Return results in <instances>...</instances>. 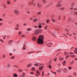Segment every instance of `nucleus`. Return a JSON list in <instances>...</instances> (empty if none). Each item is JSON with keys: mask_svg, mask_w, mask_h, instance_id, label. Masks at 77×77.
<instances>
[{"mask_svg": "<svg viewBox=\"0 0 77 77\" xmlns=\"http://www.w3.org/2000/svg\"><path fill=\"white\" fill-rule=\"evenodd\" d=\"M44 37L43 35H40L38 38L37 43L38 44H42L44 43Z\"/></svg>", "mask_w": 77, "mask_h": 77, "instance_id": "f257e3e1", "label": "nucleus"}, {"mask_svg": "<svg viewBox=\"0 0 77 77\" xmlns=\"http://www.w3.org/2000/svg\"><path fill=\"white\" fill-rule=\"evenodd\" d=\"M14 13L15 15H18L19 14V11H18L17 10H15L14 11Z\"/></svg>", "mask_w": 77, "mask_h": 77, "instance_id": "f03ea898", "label": "nucleus"}, {"mask_svg": "<svg viewBox=\"0 0 77 77\" xmlns=\"http://www.w3.org/2000/svg\"><path fill=\"white\" fill-rule=\"evenodd\" d=\"M37 7L38 8H41L42 7V5H41L38 2L37 3Z\"/></svg>", "mask_w": 77, "mask_h": 77, "instance_id": "7ed1b4c3", "label": "nucleus"}, {"mask_svg": "<svg viewBox=\"0 0 77 77\" xmlns=\"http://www.w3.org/2000/svg\"><path fill=\"white\" fill-rule=\"evenodd\" d=\"M35 35H38V29H36L35 31Z\"/></svg>", "mask_w": 77, "mask_h": 77, "instance_id": "20e7f679", "label": "nucleus"}, {"mask_svg": "<svg viewBox=\"0 0 77 77\" xmlns=\"http://www.w3.org/2000/svg\"><path fill=\"white\" fill-rule=\"evenodd\" d=\"M68 71L67 68H64L63 69V72H67Z\"/></svg>", "mask_w": 77, "mask_h": 77, "instance_id": "39448f33", "label": "nucleus"}, {"mask_svg": "<svg viewBox=\"0 0 77 77\" xmlns=\"http://www.w3.org/2000/svg\"><path fill=\"white\" fill-rule=\"evenodd\" d=\"M32 40L33 41H36V37H33L32 38Z\"/></svg>", "mask_w": 77, "mask_h": 77, "instance_id": "423d86ee", "label": "nucleus"}, {"mask_svg": "<svg viewBox=\"0 0 77 77\" xmlns=\"http://www.w3.org/2000/svg\"><path fill=\"white\" fill-rule=\"evenodd\" d=\"M51 45H52V44L51 43H49L47 44V45H48V47H51Z\"/></svg>", "mask_w": 77, "mask_h": 77, "instance_id": "0eeeda50", "label": "nucleus"}, {"mask_svg": "<svg viewBox=\"0 0 77 77\" xmlns=\"http://www.w3.org/2000/svg\"><path fill=\"white\" fill-rule=\"evenodd\" d=\"M32 64L31 63H29L27 65V68H29V67H30L31 66H32Z\"/></svg>", "mask_w": 77, "mask_h": 77, "instance_id": "6e6552de", "label": "nucleus"}, {"mask_svg": "<svg viewBox=\"0 0 77 77\" xmlns=\"http://www.w3.org/2000/svg\"><path fill=\"white\" fill-rule=\"evenodd\" d=\"M13 77H18V75L17 74L14 73L13 74Z\"/></svg>", "mask_w": 77, "mask_h": 77, "instance_id": "1a4fd4ad", "label": "nucleus"}, {"mask_svg": "<svg viewBox=\"0 0 77 77\" xmlns=\"http://www.w3.org/2000/svg\"><path fill=\"white\" fill-rule=\"evenodd\" d=\"M37 30L38 31V33L39 34V33H41V32H42V30L41 29L40 30H39V29H37Z\"/></svg>", "mask_w": 77, "mask_h": 77, "instance_id": "9d476101", "label": "nucleus"}, {"mask_svg": "<svg viewBox=\"0 0 77 77\" xmlns=\"http://www.w3.org/2000/svg\"><path fill=\"white\" fill-rule=\"evenodd\" d=\"M56 6L57 7H60V6H62V4H57L56 5Z\"/></svg>", "mask_w": 77, "mask_h": 77, "instance_id": "9b49d317", "label": "nucleus"}, {"mask_svg": "<svg viewBox=\"0 0 77 77\" xmlns=\"http://www.w3.org/2000/svg\"><path fill=\"white\" fill-rule=\"evenodd\" d=\"M60 28L59 27H58L57 26L55 27V30H59Z\"/></svg>", "mask_w": 77, "mask_h": 77, "instance_id": "f8f14e48", "label": "nucleus"}, {"mask_svg": "<svg viewBox=\"0 0 77 77\" xmlns=\"http://www.w3.org/2000/svg\"><path fill=\"white\" fill-rule=\"evenodd\" d=\"M38 21V20L36 18H35L33 20V22H35L36 21Z\"/></svg>", "mask_w": 77, "mask_h": 77, "instance_id": "ddd939ff", "label": "nucleus"}, {"mask_svg": "<svg viewBox=\"0 0 77 77\" xmlns=\"http://www.w3.org/2000/svg\"><path fill=\"white\" fill-rule=\"evenodd\" d=\"M75 5V3L73 2V3H72L71 4V7H74V6Z\"/></svg>", "mask_w": 77, "mask_h": 77, "instance_id": "4468645a", "label": "nucleus"}, {"mask_svg": "<svg viewBox=\"0 0 77 77\" xmlns=\"http://www.w3.org/2000/svg\"><path fill=\"white\" fill-rule=\"evenodd\" d=\"M68 52H67L65 51L64 52V54H65V56H66V55H67L68 54Z\"/></svg>", "mask_w": 77, "mask_h": 77, "instance_id": "2eb2a0df", "label": "nucleus"}, {"mask_svg": "<svg viewBox=\"0 0 77 77\" xmlns=\"http://www.w3.org/2000/svg\"><path fill=\"white\" fill-rule=\"evenodd\" d=\"M12 42V40H10L9 41V42H8V44H9V45H11V44H12V43L11 42Z\"/></svg>", "mask_w": 77, "mask_h": 77, "instance_id": "dca6fc26", "label": "nucleus"}, {"mask_svg": "<svg viewBox=\"0 0 77 77\" xmlns=\"http://www.w3.org/2000/svg\"><path fill=\"white\" fill-rule=\"evenodd\" d=\"M26 30L27 31H31V30H32V29L30 28H28L26 29Z\"/></svg>", "mask_w": 77, "mask_h": 77, "instance_id": "f3484780", "label": "nucleus"}, {"mask_svg": "<svg viewBox=\"0 0 77 77\" xmlns=\"http://www.w3.org/2000/svg\"><path fill=\"white\" fill-rule=\"evenodd\" d=\"M34 53V52H29L27 53L28 54H31V53Z\"/></svg>", "mask_w": 77, "mask_h": 77, "instance_id": "a211bd4d", "label": "nucleus"}, {"mask_svg": "<svg viewBox=\"0 0 77 77\" xmlns=\"http://www.w3.org/2000/svg\"><path fill=\"white\" fill-rule=\"evenodd\" d=\"M66 62L65 61H63V63H62L63 66H65V63H66Z\"/></svg>", "mask_w": 77, "mask_h": 77, "instance_id": "6ab92c4d", "label": "nucleus"}, {"mask_svg": "<svg viewBox=\"0 0 77 77\" xmlns=\"http://www.w3.org/2000/svg\"><path fill=\"white\" fill-rule=\"evenodd\" d=\"M43 68V66H41L39 68V70L41 71Z\"/></svg>", "mask_w": 77, "mask_h": 77, "instance_id": "aec40b11", "label": "nucleus"}, {"mask_svg": "<svg viewBox=\"0 0 77 77\" xmlns=\"http://www.w3.org/2000/svg\"><path fill=\"white\" fill-rule=\"evenodd\" d=\"M36 73H37V74H38V75H40V72H39V71L37 70L36 71Z\"/></svg>", "mask_w": 77, "mask_h": 77, "instance_id": "412c9836", "label": "nucleus"}, {"mask_svg": "<svg viewBox=\"0 0 77 77\" xmlns=\"http://www.w3.org/2000/svg\"><path fill=\"white\" fill-rule=\"evenodd\" d=\"M37 15H41V12L39 11L37 12Z\"/></svg>", "mask_w": 77, "mask_h": 77, "instance_id": "4be33fe9", "label": "nucleus"}, {"mask_svg": "<svg viewBox=\"0 0 77 77\" xmlns=\"http://www.w3.org/2000/svg\"><path fill=\"white\" fill-rule=\"evenodd\" d=\"M39 65V63H36L35 64H34V66H38V65Z\"/></svg>", "mask_w": 77, "mask_h": 77, "instance_id": "5701e85b", "label": "nucleus"}, {"mask_svg": "<svg viewBox=\"0 0 77 77\" xmlns=\"http://www.w3.org/2000/svg\"><path fill=\"white\" fill-rule=\"evenodd\" d=\"M60 10L62 11H63V10H65V8L64 7H62L60 8Z\"/></svg>", "mask_w": 77, "mask_h": 77, "instance_id": "b1692460", "label": "nucleus"}, {"mask_svg": "<svg viewBox=\"0 0 77 77\" xmlns=\"http://www.w3.org/2000/svg\"><path fill=\"white\" fill-rule=\"evenodd\" d=\"M52 21L53 23H55L56 22V21H55V20L53 18L52 19Z\"/></svg>", "mask_w": 77, "mask_h": 77, "instance_id": "393cba45", "label": "nucleus"}, {"mask_svg": "<svg viewBox=\"0 0 77 77\" xmlns=\"http://www.w3.org/2000/svg\"><path fill=\"white\" fill-rule=\"evenodd\" d=\"M7 3L8 5H9L11 4V2L9 1H8L7 2Z\"/></svg>", "mask_w": 77, "mask_h": 77, "instance_id": "a878e982", "label": "nucleus"}, {"mask_svg": "<svg viewBox=\"0 0 77 77\" xmlns=\"http://www.w3.org/2000/svg\"><path fill=\"white\" fill-rule=\"evenodd\" d=\"M49 22H50V20L49 19H48L46 20V23H48Z\"/></svg>", "mask_w": 77, "mask_h": 77, "instance_id": "bb28decb", "label": "nucleus"}, {"mask_svg": "<svg viewBox=\"0 0 77 77\" xmlns=\"http://www.w3.org/2000/svg\"><path fill=\"white\" fill-rule=\"evenodd\" d=\"M8 68H10L11 67V65L10 64H8L7 65Z\"/></svg>", "mask_w": 77, "mask_h": 77, "instance_id": "cd10ccee", "label": "nucleus"}, {"mask_svg": "<svg viewBox=\"0 0 77 77\" xmlns=\"http://www.w3.org/2000/svg\"><path fill=\"white\" fill-rule=\"evenodd\" d=\"M42 75L44 77V71H42Z\"/></svg>", "mask_w": 77, "mask_h": 77, "instance_id": "c85d7f7f", "label": "nucleus"}, {"mask_svg": "<svg viewBox=\"0 0 77 77\" xmlns=\"http://www.w3.org/2000/svg\"><path fill=\"white\" fill-rule=\"evenodd\" d=\"M73 75H74L75 76L77 75V73L75 72H74L73 73Z\"/></svg>", "mask_w": 77, "mask_h": 77, "instance_id": "c756f323", "label": "nucleus"}, {"mask_svg": "<svg viewBox=\"0 0 77 77\" xmlns=\"http://www.w3.org/2000/svg\"><path fill=\"white\" fill-rule=\"evenodd\" d=\"M5 57H6V55H3L2 56V59H3L4 58H5Z\"/></svg>", "mask_w": 77, "mask_h": 77, "instance_id": "7c9ffc66", "label": "nucleus"}, {"mask_svg": "<svg viewBox=\"0 0 77 77\" xmlns=\"http://www.w3.org/2000/svg\"><path fill=\"white\" fill-rule=\"evenodd\" d=\"M70 64L71 65H72V64H73L74 63V61H73V60H72L70 63Z\"/></svg>", "mask_w": 77, "mask_h": 77, "instance_id": "2f4dec72", "label": "nucleus"}, {"mask_svg": "<svg viewBox=\"0 0 77 77\" xmlns=\"http://www.w3.org/2000/svg\"><path fill=\"white\" fill-rule=\"evenodd\" d=\"M57 72H59V73H60V72H61V71H60L59 70H57Z\"/></svg>", "mask_w": 77, "mask_h": 77, "instance_id": "473e14b6", "label": "nucleus"}, {"mask_svg": "<svg viewBox=\"0 0 77 77\" xmlns=\"http://www.w3.org/2000/svg\"><path fill=\"white\" fill-rule=\"evenodd\" d=\"M22 77H25V73H23Z\"/></svg>", "mask_w": 77, "mask_h": 77, "instance_id": "72a5a7b5", "label": "nucleus"}, {"mask_svg": "<svg viewBox=\"0 0 77 77\" xmlns=\"http://www.w3.org/2000/svg\"><path fill=\"white\" fill-rule=\"evenodd\" d=\"M74 14L75 15H77V11H75L74 12Z\"/></svg>", "mask_w": 77, "mask_h": 77, "instance_id": "f704fd0d", "label": "nucleus"}, {"mask_svg": "<svg viewBox=\"0 0 77 77\" xmlns=\"http://www.w3.org/2000/svg\"><path fill=\"white\" fill-rule=\"evenodd\" d=\"M69 57V55H67V56H66V59H67V58H68V57Z\"/></svg>", "mask_w": 77, "mask_h": 77, "instance_id": "c9c22d12", "label": "nucleus"}, {"mask_svg": "<svg viewBox=\"0 0 77 77\" xmlns=\"http://www.w3.org/2000/svg\"><path fill=\"white\" fill-rule=\"evenodd\" d=\"M14 67H15L16 68H18V67L17 65H14Z\"/></svg>", "mask_w": 77, "mask_h": 77, "instance_id": "e433bc0d", "label": "nucleus"}, {"mask_svg": "<svg viewBox=\"0 0 77 77\" xmlns=\"http://www.w3.org/2000/svg\"><path fill=\"white\" fill-rule=\"evenodd\" d=\"M33 27L34 28H35L36 29V28H38V26H33Z\"/></svg>", "mask_w": 77, "mask_h": 77, "instance_id": "4c0bfd02", "label": "nucleus"}, {"mask_svg": "<svg viewBox=\"0 0 77 77\" xmlns=\"http://www.w3.org/2000/svg\"><path fill=\"white\" fill-rule=\"evenodd\" d=\"M49 69H51V65H49Z\"/></svg>", "mask_w": 77, "mask_h": 77, "instance_id": "58836bf2", "label": "nucleus"}, {"mask_svg": "<svg viewBox=\"0 0 77 77\" xmlns=\"http://www.w3.org/2000/svg\"><path fill=\"white\" fill-rule=\"evenodd\" d=\"M69 54H74V53H73V52H70Z\"/></svg>", "mask_w": 77, "mask_h": 77, "instance_id": "ea45409f", "label": "nucleus"}, {"mask_svg": "<svg viewBox=\"0 0 77 77\" xmlns=\"http://www.w3.org/2000/svg\"><path fill=\"white\" fill-rule=\"evenodd\" d=\"M54 61L56 62L57 60V58H55V59H54Z\"/></svg>", "mask_w": 77, "mask_h": 77, "instance_id": "a19ab883", "label": "nucleus"}, {"mask_svg": "<svg viewBox=\"0 0 77 77\" xmlns=\"http://www.w3.org/2000/svg\"><path fill=\"white\" fill-rule=\"evenodd\" d=\"M60 18H61V16H59L58 17V20H60Z\"/></svg>", "mask_w": 77, "mask_h": 77, "instance_id": "79ce46f5", "label": "nucleus"}, {"mask_svg": "<svg viewBox=\"0 0 77 77\" xmlns=\"http://www.w3.org/2000/svg\"><path fill=\"white\" fill-rule=\"evenodd\" d=\"M32 71H35V67H32Z\"/></svg>", "mask_w": 77, "mask_h": 77, "instance_id": "37998d69", "label": "nucleus"}, {"mask_svg": "<svg viewBox=\"0 0 77 77\" xmlns=\"http://www.w3.org/2000/svg\"><path fill=\"white\" fill-rule=\"evenodd\" d=\"M6 35H4V36L3 37L4 39H6Z\"/></svg>", "mask_w": 77, "mask_h": 77, "instance_id": "c03bdc74", "label": "nucleus"}, {"mask_svg": "<svg viewBox=\"0 0 77 77\" xmlns=\"http://www.w3.org/2000/svg\"><path fill=\"white\" fill-rule=\"evenodd\" d=\"M42 1L44 2V3H46V1H45V0H42Z\"/></svg>", "mask_w": 77, "mask_h": 77, "instance_id": "a18cd8bd", "label": "nucleus"}, {"mask_svg": "<svg viewBox=\"0 0 77 77\" xmlns=\"http://www.w3.org/2000/svg\"><path fill=\"white\" fill-rule=\"evenodd\" d=\"M44 65V64H41L39 65V66H42Z\"/></svg>", "mask_w": 77, "mask_h": 77, "instance_id": "49530a36", "label": "nucleus"}, {"mask_svg": "<svg viewBox=\"0 0 77 77\" xmlns=\"http://www.w3.org/2000/svg\"><path fill=\"white\" fill-rule=\"evenodd\" d=\"M38 27L39 28H41V27H42V26L41 25H39L38 26Z\"/></svg>", "mask_w": 77, "mask_h": 77, "instance_id": "de8ad7c7", "label": "nucleus"}, {"mask_svg": "<svg viewBox=\"0 0 77 77\" xmlns=\"http://www.w3.org/2000/svg\"><path fill=\"white\" fill-rule=\"evenodd\" d=\"M63 60V58H60V60Z\"/></svg>", "mask_w": 77, "mask_h": 77, "instance_id": "09e8293b", "label": "nucleus"}, {"mask_svg": "<svg viewBox=\"0 0 77 77\" xmlns=\"http://www.w3.org/2000/svg\"><path fill=\"white\" fill-rule=\"evenodd\" d=\"M14 58H15V56H13L11 57V59H14Z\"/></svg>", "mask_w": 77, "mask_h": 77, "instance_id": "8fccbe9b", "label": "nucleus"}, {"mask_svg": "<svg viewBox=\"0 0 77 77\" xmlns=\"http://www.w3.org/2000/svg\"><path fill=\"white\" fill-rule=\"evenodd\" d=\"M71 57H75V55H73L72 57V55H71Z\"/></svg>", "mask_w": 77, "mask_h": 77, "instance_id": "3c124183", "label": "nucleus"}, {"mask_svg": "<svg viewBox=\"0 0 77 77\" xmlns=\"http://www.w3.org/2000/svg\"><path fill=\"white\" fill-rule=\"evenodd\" d=\"M71 21V18H69V21Z\"/></svg>", "mask_w": 77, "mask_h": 77, "instance_id": "603ef678", "label": "nucleus"}, {"mask_svg": "<svg viewBox=\"0 0 77 77\" xmlns=\"http://www.w3.org/2000/svg\"><path fill=\"white\" fill-rule=\"evenodd\" d=\"M47 27H48V26H47V25H46L45 27V30H46L47 29Z\"/></svg>", "mask_w": 77, "mask_h": 77, "instance_id": "864d4df0", "label": "nucleus"}, {"mask_svg": "<svg viewBox=\"0 0 77 77\" xmlns=\"http://www.w3.org/2000/svg\"><path fill=\"white\" fill-rule=\"evenodd\" d=\"M51 72L52 73H54L55 74V75H56V73L55 72Z\"/></svg>", "mask_w": 77, "mask_h": 77, "instance_id": "5fc2aeb1", "label": "nucleus"}, {"mask_svg": "<svg viewBox=\"0 0 77 77\" xmlns=\"http://www.w3.org/2000/svg\"><path fill=\"white\" fill-rule=\"evenodd\" d=\"M23 50H26V47H23Z\"/></svg>", "mask_w": 77, "mask_h": 77, "instance_id": "6e6d98bb", "label": "nucleus"}, {"mask_svg": "<svg viewBox=\"0 0 77 77\" xmlns=\"http://www.w3.org/2000/svg\"><path fill=\"white\" fill-rule=\"evenodd\" d=\"M21 34V31H20L19 32V35H20Z\"/></svg>", "mask_w": 77, "mask_h": 77, "instance_id": "4d7b16f0", "label": "nucleus"}, {"mask_svg": "<svg viewBox=\"0 0 77 77\" xmlns=\"http://www.w3.org/2000/svg\"><path fill=\"white\" fill-rule=\"evenodd\" d=\"M15 30H18V28L17 27V26L15 28Z\"/></svg>", "mask_w": 77, "mask_h": 77, "instance_id": "13d9d810", "label": "nucleus"}, {"mask_svg": "<svg viewBox=\"0 0 77 77\" xmlns=\"http://www.w3.org/2000/svg\"><path fill=\"white\" fill-rule=\"evenodd\" d=\"M74 11H76L77 10V8H75L74 9Z\"/></svg>", "mask_w": 77, "mask_h": 77, "instance_id": "bf43d9fd", "label": "nucleus"}, {"mask_svg": "<svg viewBox=\"0 0 77 77\" xmlns=\"http://www.w3.org/2000/svg\"><path fill=\"white\" fill-rule=\"evenodd\" d=\"M69 69H71V67L69 66L68 68Z\"/></svg>", "mask_w": 77, "mask_h": 77, "instance_id": "052dcab7", "label": "nucleus"}, {"mask_svg": "<svg viewBox=\"0 0 77 77\" xmlns=\"http://www.w3.org/2000/svg\"><path fill=\"white\" fill-rule=\"evenodd\" d=\"M0 41L1 42H2V43L3 42V40L2 39H0Z\"/></svg>", "mask_w": 77, "mask_h": 77, "instance_id": "680f3d73", "label": "nucleus"}, {"mask_svg": "<svg viewBox=\"0 0 77 77\" xmlns=\"http://www.w3.org/2000/svg\"><path fill=\"white\" fill-rule=\"evenodd\" d=\"M73 9H74V8H73L72 7H71L70 8V9H71V10H72Z\"/></svg>", "mask_w": 77, "mask_h": 77, "instance_id": "e2e57ef3", "label": "nucleus"}, {"mask_svg": "<svg viewBox=\"0 0 77 77\" xmlns=\"http://www.w3.org/2000/svg\"><path fill=\"white\" fill-rule=\"evenodd\" d=\"M65 30L66 31V32H68V31H69V30H68L67 29H66Z\"/></svg>", "mask_w": 77, "mask_h": 77, "instance_id": "0e129e2a", "label": "nucleus"}, {"mask_svg": "<svg viewBox=\"0 0 77 77\" xmlns=\"http://www.w3.org/2000/svg\"><path fill=\"white\" fill-rule=\"evenodd\" d=\"M33 6H34V7L36 6V4L35 3L33 4Z\"/></svg>", "mask_w": 77, "mask_h": 77, "instance_id": "69168bd1", "label": "nucleus"}, {"mask_svg": "<svg viewBox=\"0 0 77 77\" xmlns=\"http://www.w3.org/2000/svg\"><path fill=\"white\" fill-rule=\"evenodd\" d=\"M21 36H22V37H25V36H26L25 35H21Z\"/></svg>", "mask_w": 77, "mask_h": 77, "instance_id": "338daca9", "label": "nucleus"}, {"mask_svg": "<svg viewBox=\"0 0 77 77\" xmlns=\"http://www.w3.org/2000/svg\"><path fill=\"white\" fill-rule=\"evenodd\" d=\"M3 24V23L2 22L0 23V26H2Z\"/></svg>", "mask_w": 77, "mask_h": 77, "instance_id": "774afa93", "label": "nucleus"}]
</instances>
